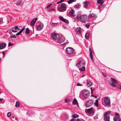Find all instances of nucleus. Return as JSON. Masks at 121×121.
Here are the masks:
<instances>
[{
  "label": "nucleus",
  "mask_w": 121,
  "mask_h": 121,
  "mask_svg": "<svg viewBox=\"0 0 121 121\" xmlns=\"http://www.w3.org/2000/svg\"><path fill=\"white\" fill-rule=\"evenodd\" d=\"M69 43V42H66L65 43H64V44H66V43Z\"/></svg>",
  "instance_id": "680f3d73"
},
{
  "label": "nucleus",
  "mask_w": 121,
  "mask_h": 121,
  "mask_svg": "<svg viewBox=\"0 0 121 121\" xmlns=\"http://www.w3.org/2000/svg\"><path fill=\"white\" fill-rule=\"evenodd\" d=\"M38 20V18H34L30 22V25L32 26H34L36 21Z\"/></svg>",
  "instance_id": "ddd939ff"
},
{
  "label": "nucleus",
  "mask_w": 121,
  "mask_h": 121,
  "mask_svg": "<svg viewBox=\"0 0 121 121\" xmlns=\"http://www.w3.org/2000/svg\"><path fill=\"white\" fill-rule=\"evenodd\" d=\"M72 104L74 105L76 104V98H74L72 102Z\"/></svg>",
  "instance_id": "f704fd0d"
},
{
  "label": "nucleus",
  "mask_w": 121,
  "mask_h": 121,
  "mask_svg": "<svg viewBox=\"0 0 121 121\" xmlns=\"http://www.w3.org/2000/svg\"><path fill=\"white\" fill-rule=\"evenodd\" d=\"M20 105L19 102H17L16 103L15 106L16 107H18Z\"/></svg>",
  "instance_id": "7c9ffc66"
},
{
  "label": "nucleus",
  "mask_w": 121,
  "mask_h": 121,
  "mask_svg": "<svg viewBox=\"0 0 121 121\" xmlns=\"http://www.w3.org/2000/svg\"><path fill=\"white\" fill-rule=\"evenodd\" d=\"M74 118H72L69 121H76Z\"/></svg>",
  "instance_id": "de8ad7c7"
},
{
  "label": "nucleus",
  "mask_w": 121,
  "mask_h": 121,
  "mask_svg": "<svg viewBox=\"0 0 121 121\" xmlns=\"http://www.w3.org/2000/svg\"><path fill=\"white\" fill-rule=\"evenodd\" d=\"M75 1L76 0H70L68 1V2L69 4H70L72 3L73 2Z\"/></svg>",
  "instance_id": "b1692460"
},
{
  "label": "nucleus",
  "mask_w": 121,
  "mask_h": 121,
  "mask_svg": "<svg viewBox=\"0 0 121 121\" xmlns=\"http://www.w3.org/2000/svg\"><path fill=\"white\" fill-rule=\"evenodd\" d=\"M89 51L90 52V54H92L93 53V51L91 50V48H89Z\"/></svg>",
  "instance_id": "37998d69"
},
{
  "label": "nucleus",
  "mask_w": 121,
  "mask_h": 121,
  "mask_svg": "<svg viewBox=\"0 0 121 121\" xmlns=\"http://www.w3.org/2000/svg\"><path fill=\"white\" fill-rule=\"evenodd\" d=\"M85 64V63L83 60H80L78 63L76 65H77L78 67H81L82 66H83V65Z\"/></svg>",
  "instance_id": "9d476101"
},
{
  "label": "nucleus",
  "mask_w": 121,
  "mask_h": 121,
  "mask_svg": "<svg viewBox=\"0 0 121 121\" xmlns=\"http://www.w3.org/2000/svg\"><path fill=\"white\" fill-rule=\"evenodd\" d=\"M21 33L19 31V32H18L16 34V35L17 36H18L19 35H20L21 34Z\"/></svg>",
  "instance_id": "49530a36"
},
{
  "label": "nucleus",
  "mask_w": 121,
  "mask_h": 121,
  "mask_svg": "<svg viewBox=\"0 0 121 121\" xmlns=\"http://www.w3.org/2000/svg\"><path fill=\"white\" fill-rule=\"evenodd\" d=\"M81 7V5L80 4L78 3L76 4V8L77 9H79V8H80Z\"/></svg>",
  "instance_id": "c85d7f7f"
},
{
  "label": "nucleus",
  "mask_w": 121,
  "mask_h": 121,
  "mask_svg": "<svg viewBox=\"0 0 121 121\" xmlns=\"http://www.w3.org/2000/svg\"><path fill=\"white\" fill-rule=\"evenodd\" d=\"M119 89L120 90H121V85L120 86Z\"/></svg>",
  "instance_id": "0e129e2a"
},
{
  "label": "nucleus",
  "mask_w": 121,
  "mask_h": 121,
  "mask_svg": "<svg viewBox=\"0 0 121 121\" xmlns=\"http://www.w3.org/2000/svg\"><path fill=\"white\" fill-rule=\"evenodd\" d=\"M17 26H15L14 27H12V31L14 33L17 32L18 30L17 31L16 30L17 29L18 30H20V29L17 27Z\"/></svg>",
  "instance_id": "f8f14e48"
},
{
  "label": "nucleus",
  "mask_w": 121,
  "mask_h": 121,
  "mask_svg": "<svg viewBox=\"0 0 121 121\" xmlns=\"http://www.w3.org/2000/svg\"><path fill=\"white\" fill-rule=\"evenodd\" d=\"M94 97H95V98H97V96H94Z\"/></svg>",
  "instance_id": "69168bd1"
},
{
  "label": "nucleus",
  "mask_w": 121,
  "mask_h": 121,
  "mask_svg": "<svg viewBox=\"0 0 121 121\" xmlns=\"http://www.w3.org/2000/svg\"><path fill=\"white\" fill-rule=\"evenodd\" d=\"M60 3H61V2H60V1H59V2H57V4H59Z\"/></svg>",
  "instance_id": "e2e57ef3"
},
{
  "label": "nucleus",
  "mask_w": 121,
  "mask_h": 121,
  "mask_svg": "<svg viewBox=\"0 0 121 121\" xmlns=\"http://www.w3.org/2000/svg\"><path fill=\"white\" fill-rule=\"evenodd\" d=\"M66 52L68 54H71L73 53V49L71 47H68L66 49Z\"/></svg>",
  "instance_id": "0eeeda50"
},
{
  "label": "nucleus",
  "mask_w": 121,
  "mask_h": 121,
  "mask_svg": "<svg viewBox=\"0 0 121 121\" xmlns=\"http://www.w3.org/2000/svg\"><path fill=\"white\" fill-rule=\"evenodd\" d=\"M77 18L82 22L85 23L86 22L87 17L85 14L81 15L79 14L77 15Z\"/></svg>",
  "instance_id": "f257e3e1"
},
{
  "label": "nucleus",
  "mask_w": 121,
  "mask_h": 121,
  "mask_svg": "<svg viewBox=\"0 0 121 121\" xmlns=\"http://www.w3.org/2000/svg\"><path fill=\"white\" fill-rule=\"evenodd\" d=\"M91 91H93V90H94V89L95 88H94L93 87H91Z\"/></svg>",
  "instance_id": "8fccbe9b"
},
{
  "label": "nucleus",
  "mask_w": 121,
  "mask_h": 121,
  "mask_svg": "<svg viewBox=\"0 0 121 121\" xmlns=\"http://www.w3.org/2000/svg\"><path fill=\"white\" fill-rule=\"evenodd\" d=\"M90 25V24L89 23H87L86 24V26L87 28H88Z\"/></svg>",
  "instance_id": "ea45409f"
},
{
  "label": "nucleus",
  "mask_w": 121,
  "mask_h": 121,
  "mask_svg": "<svg viewBox=\"0 0 121 121\" xmlns=\"http://www.w3.org/2000/svg\"><path fill=\"white\" fill-rule=\"evenodd\" d=\"M85 111L86 112H88L90 114L93 113L94 112V110L93 108L91 107V108L88 109H86Z\"/></svg>",
  "instance_id": "9b49d317"
},
{
  "label": "nucleus",
  "mask_w": 121,
  "mask_h": 121,
  "mask_svg": "<svg viewBox=\"0 0 121 121\" xmlns=\"http://www.w3.org/2000/svg\"><path fill=\"white\" fill-rule=\"evenodd\" d=\"M97 2L98 4H100L101 5L104 2L102 0H97Z\"/></svg>",
  "instance_id": "4be33fe9"
},
{
  "label": "nucleus",
  "mask_w": 121,
  "mask_h": 121,
  "mask_svg": "<svg viewBox=\"0 0 121 121\" xmlns=\"http://www.w3.org/2000/svg\"><path fill=\"white\" fill-rule=\"evenodd\" d=\"M76 31L78 32L79 34H80L82 32L81 29L79 27H78L76 29Z\"/></svg>",
  "instance_id": "412c9836"
},
{
  "label": "nucleus",
  "mask_w": 121,
  "mask_h": 121,
  "mask_svg": "<svg viewBox=\"0 0 121 121\" xmlns=\"http://www.w3.org/2000/svg\"><path fill=\"white\" fill-rule=\"evenodd\" d=\"M16 36L15 35H13V36H10V38H16Z\"/></svg>",
  "instance_id": "79ce46f5"
},
{
  "label": "nucleus",
  "mask_w": 121,
  "mask_h": 121,
  "mask_svg": "<svg viewBox=\"0 0 121 121\" xmlns=\"http://www.w3.org/2000/svg\"><path fill=\"white\" fill-rule=\"evenodd\" d=\"M102 73L104 77H106V75L104 74L103 73Z\"/></svg>",
  "instance_id": "6e6d98bb"
},
{
  "label": "nucleus",
  "mask_w": 121,
  "mask_h": 121,
  "mask_svg": "<svg viewBox=\"0 0 121 121\" xmlns=\"http://www.w3.org/2000/svg\"><path fill=\"white\" fill-rule=\"evenodd\" d=\"M72 117H73V118H76V114L74 115H72Z\"/></svg>",
  "instance_id": "09e8293b"
},
{
  "label": "nucleus",
  "mask_w": 121,
  "mask_h": 121,
  "mask_svg": "<svg viewBox=\"0 0 121 121\" xmlns=\"http://www.w3.org/2000/svg\"><path fill=\"white\" fill-rule=\"evenodd\" d=\"M59 19L60 20H61L62 21H63V20H64V18L63 17L61 16H60L59 17Z\"/></svg>",
  "instance_id": "473e14b6"
},
{
  "label": "nucleus",
  "mask_w": 121,
  "mask_h": 121,
  "mask_svg": "<svg viewBox=\"0 0 121 121\" xmlns=\"http://www.w3.org/2000/svg\"><path fill=\"white\" fill-rule=\"evenodd\" d=\"M57 23H52V25L53 27L55 26H56L57 25Z\"/></svg>",
  "instance_id": "c9c22d12"
},
{
  "label": "nucleus",
  "mask_w": 121,
  "mask_h": 121,
  "mask_svg": "<svg viewBox=\"0 0 121 121\" xmlns=\"http://www.w3.org/2000/svg\"><path fill=\"white\" fill-rule=\"evenodd\" d=\"M63 22H64L66 23H69V22L68 20L67 19H64V20H63Z\"/></svg>",
  "instance_id": "2f4dec72"
},
{
  "label": "nucleus",
  "mask_w": 121,
  "mask_h": 121,
  "mask_svg": "<svg viewBox=\"0 0 121 121\" xmlns=\"http://www.w3.org/2000/svg\"><path fill=\"white\" fill-rule=\"evenodd\" d=\"M43 23L37 26V28L38 30H40L43 28Z\"/></svg>",
  "instance_id": "2eb2a0df"
},
{
  "label": "nucleus",
  "mask_w": 121,
  "mask_h": 121,
  "mask_svg": "<svg viewBox=\"0 0 121 121\" xmlns=\"http://www.w3.org/2000/svg\"><path fill=\"white\" fill-rule=\"evenodd\" d=\"M110 118L109 116H104V119L105 121H110Z\"/></svg>",
  "instance_id": "f3484780"
},
{
  "label": "nucleus",
  "mask_w": 121,
  "mask_h": 121,
  "mask_svg": "<svg viewBox=\"0 0 121 121\" xmlns=\"http://www.w3.org/2000/svg\"><path fill=\"white\" fill-rule=\"evenodd\" d=\"M69 100L70 99L68 98L66 99L65 100V102L66 103L68 102Z\"/></svg>",
  "instance_id": "58836bf2"
},
{
  "label": "nucleus",
  "mask_w": 121,
  "mask_h": 121,
  "mask_svg": "<svg viewBox=\"0 0 121 121\" xmlns=\"http://www.w3.org/2000/svg\"><path fill=\"white\" fill-rule=\"evenodd\" d=\"M78 103L77 102V100L76 99V105L77 104V105H78Z\"/></svg>",
  "instance_id": "13d9d810"
},
{
  "label": "nucleus",
  "mask_w": 121,
  "mask_h": 121,
  "mask_svg": "<svg viewBox=\"0 0 121 121\" xmlns=\"http://www.w3.org/2000/svg\"><path fill=\"white\" fill-rule=\"evenodd\" d=\"M82 94L83 97L86 99L88 98L89 96V92L88 90L83 91Z\"/></svg>",
  "instance_id": "20e7f679"
},
{
  "label": "nucleus",
  "mask_w": 121,
  "mask_h": 121,
  "mask_svg": "<svg viewBox=\"0 0 121 121\" xmlns=\"http://www.w3.org/2000/svg\"><path fill=\"white\" fill-rule=\"evenodd\" d=\"M115 115L116 117H117V119H118L120 117V115L118 113H115Z\"/></svg>",
  "instance_id": "a878e982"
},
{
  "label": "nucleus",
  "mask_w": 121,
  "mask_h": 121,
  "mask_svg": "<svg viewBox=\"0 0 121 121\" xmlns=\"http://www.w3.org/2000/svg\"><path fill=\"white\" fill-rule=\"evenodd\" d=\"M16 4L17 5L19 6L22 5L23 3L21 1H18L16 3Z\"/></svg>",
  "instance_id": "aec40b11"
},
{
  "label": "nucleus",
  "mask_w": 121,
  "mask_h": 121,
  "mask_svg": "<svg viewBox=\"0 0 121 121\" xmlns=\"http://www.w3.org/2000/svg\"><path fill=\"white\" fill-rule=\"evenodd\" d=\"M60 7L58 9V10L60 12H63L65 11L66 9V6L65 4L62 3L60 5Z\"/></svg>",
  "instance_id": "f03ea898"
},
{
  "label": "nucleus",
  "mask_w": 121,
  "mask_h": 121,
  "mask_svg": "<svg viewBox=\"0 0 121 121\" xmlns=\"http://www.w3.org/2000/svg\"><path fill=\"white\" fill-rule=\"evenodd\" d=\"M52 4H50V5H49L47 7V8H49L52 5Z\"/></svg>",
  "instance_id": "864d4df0"
},
{
  "label": "nucleus",
  "mask_w": 121,
  "mask_h": 121,
  "mask_svg": "<svg viewBox=\"0 0 121 121\" xmlns=\"http://www.w3.org/2000/svg\"><path fill=\"white\" fill-rule=\"evenodd\" d=\"M3 100V99H1L0 98V101H2Z\"/></svg>",
  "instance_id": "4d7b16f0"
},
{
  "label": "nucleus",
  "mask_w": 121,
  "mask_h": 121,
  "mask_svg": "<svg viewBox=\"0 0 121 121\" xmlns=\"http://www.w3.org/2000/svg\"><path fill=\"white\" fill-rule=\"evenodd\" d=\"M51 36L54 40L57 41L59 38V35L57 33L55 32H53L51 34Z\"/></svg>",
  "instance_id": "423d86ee"
},
{
  "label": "nucleus",
  "mask_w": 121,
  "mask_h": 121,
  "mask_svg": "<svg viewBox=\"0 0 121 121\" xmlns=\"http://www.w3.org/2000/svg\"><path fill=\"white\" fill-rule=\"evenodd\" d=\"M79 70H81V71H83L85 70V67L84 66L82 67V68H79Z\"/></svg>",
  "instance_id": "c756f323"
},
{
  "label": "nucleus",
  "mask_w": 121,
  "mask_h": 121,
  "mask_svg": "<svg viewBox=\"0 0 121 121\" xmlns=\"http://www.w3.org/2000/svg\"><path fill=\"white\" fill-rule=\"evenodd\" d=\"M89 2L88 1H85L84 2V6L85 8H86Z\"/></svg>",
  "instance_id": "5701e85b"
},
{
  "label": "nucleus",
  "mask_w": 121,
  "mask_h": 121,
  "mask_svg": "<svg viewBox=\"0 0 121 121\" xmlns=\"http://www.w3.org/2000/svg\"><path fill=\"white\" fill-rule=\"evenodd\" d=\"M2 54H3V57H4V55H5V53L4 52V51H3L2 52Z\"/></svg>",
  "instance_id": "603ef678"
},
{
  "label": "nucleus",
  "mask_w": 121,
  "mask_h": 121,
  "mask_svg": "<svg viewBox=\"0 0 121 121\" xmlns=\"http://www.w3.org/2000/svg\"><path fill=\"white\" fill-rule=\"evenodd\" d=\"M76 121H80V120H79V119H76Z\"/></svg>",
  "instance_id": "052dcab7"
},
{
  "label": "nucleus",
  "mask_w": 121,
  "mask_h": 121,
  "mask_svg": "<svg viewBox=\"0 0 121 121\" xmlns=\"http://www.w3.org/2000/svg\"><path fill=\"white\" fill-rule=\"evenodd\" d=\"M89 34L88 33H86L85 35V37L86 39H87L89 38Z\"/></svg>",
  "instance_id": "bb28decb"
},
{
  "label": "nucleus",
  "mask_w": 121,
  "mask_h": 121,
  "mask_svg": "<svg viewBox=\"0 0 121 121\" xmlns=\"http://www.w3.org/2000/svg\"><path fill=\"white\" fill-rule=\"evenodd\" d=\"M90 58L92 60L93 59V57L92 56V54H90Z\"/></svg>",
  "instance_id": "a18cd8bd"
},
{
  "label": "nucleus",
  "mask_w": 121,
  "mask_h": 121,
  "mask_svg": "<svg viewBox=\"0 0 121 121\" xmlns=\"http://www.w3.org/2000/svg\"><path fill=\"white\" fill-rule=\"evenodd\" d=\"M77 86H82L83 85L82 84H81L79 82H78L77 83Z\"/></svg>",
  "instance_id": "e433bc0d"
},
{
  "label": "nucleus",
  "mask_w": 121,
  "mask_h": 121,
  "mask_svg": "<svg viewBox=\"0 0 121 121\" xmlns=\"http://www.w3.org/2000/svg\"><path fill=\"white\" fill-rule=\"evenodd\" d=\"M79 117V116H78V115H77L76 114V118H77V117Z\"/></svg>",
  "instance_id": "338daca9"
},
{
  "label": "nucleus",
  "mask_w": 121,
  "mask_h": 121,
  "mask_svg": "<svg viewBox=\"0 0 121 121\" xmlns=\"http://www.w3.org/2000/svg\"><path fill=\"white\" fill-rule=\"evenodd\" d=\"M13 44L11 42H9L8 44V47H10L11 46H13Z\"/></svg>",
  "instance_id": "4c0bfd02"
},
{
  "label": "nucleus",
  "mask_w": 121,
  "mask_h": 121,
  "mask_svg": "<svg viewBox=\"0 0 121 121\" xmlns=\"http://www.w3.org/2000/svg\"><path fill=\"white\" fill-rule=\"evenodd\" d=\"M113 120L114 121H117V119L116 117L113 118Z\"/></svg>",
  "instance_id": "3c124183"
},
{
  "label": "nucleus",
  "mask_w": 121,
  "mask_h": 121,
  "mask_svg": "<svg viewBox=\"0 0 121 121\" xmlns=\"http://www.w3.org/2000/svg\"><path fill=\"white\" fill-rule=\"evenodd\" d=\"M87 85L88 87H90L92 85V83L90 82H87Z\"/></svg>",
  "instance_id": "cd10ccee"
},
{
  "label": "nucleus",
  "mask_w": 121,
  "mask_h": 121,
  "mask_svg": "<svg viewBox=\"0 0 121 121\" xmlns=\"http://www.w3.org/2000/svg\"><path fill=\"white\" fill-rule=\"evenodd\" d=\"M97 17V16L96 15L94 14L93 13H90L88 16L89 18L91 17Z\"/></svg>",
  "instance_id": "a211bd4d"
},
{
  "label": "nucleus",
  "mask_w": 121,
  "mask_h": 121,
  "mask_svg": "<svg viewBox=\"0 0 121 121\" xmlns=\"http://www.w3.org/2000/svg\"><path fill=\"white\" fill-rule=\"evenodd\" d=\"M111 79L112 81L111 83V85L114 87H115L116 85L115 84H118V82H117V80L112 78H111Z\"/></svg>",
  "instance_id": "6e6552de"
},
{
  "label": "nucleus",
  "mask_w": 121,
  "mask_h": 121,
  "mask_svg": "<svg viewBox=\"0 0 121 121\" xmlns=\"http://www.w3.org/2000/svg\"><path fill=\"white\" fill-rule=\"evenodd\" d=\"M93 100L92 99H90L86 103V106L87 107H89L93 105Z\"/></svg>",
  "instance_id": "1a4fd4ad"
},
{
  "label": "nucleus",
  "mask_w": 121,
  "mask_h": 121,
  "mask_svg": "<svg viewBox=\"0 0 121 121\" xmlns=\"http://www.w3.org/2000/svg\"><path fill=\"white\" fill-rule=\"evenodd\" d=\"M25 28H23L22 29H21V30L19 31V32L21 33H22V31L23 30H25Z\"/></svg>",
  "instance_id": "c03bdc74"
},
{
  "label": "nucleus",
  "mask_w": 121,
  "mask_h": 121,
  "mask_svg": "<svg viewBox=\"0 0 121 121\" xmlns=\"http://www.w3.org/2000/svg\"><path fill=\"white\" fill-rule=\"evenodd\" d=\"M118 121H121V118H120L119 120Z\"/></svg>",
  "instance_id": "774afa93"
},
{
  "label": "nucleus",
  "mask_w": 121,
  "mask_h": 121,
  "mask_svg": "<svg viewBox=\"0 0 121 121\" xmlns=\"http://www.w3.org/2000/svg\"><path fill=\"white\" fill-rule=\"evenodd\" d=\"M11 113L10 112H8L7 114V116L8 117H9L11 116Z\"/></svg>",
  "instance_id": "a19ab883"
},
{
  "label": "nucleus",
  "mask_w": 121,
  "mask_h": 121,
  "mask_svg": "<svg viewBox=\"0 0 121 121\" xmlns=\"http://www.w3.org/2000/svg\"><path fill=\"white\" fill-rule=\"evenodd\" d=\"M3 21V19L2 18H0V23H1Z\"/></svg>",
  "instance_id": "5fc2aeb1"
},
{
  "label": "nucleus",
  "mask_w": 121,
  "mask_h": 121,
  "mask_svg": "<svg viewBox=\"0 0 121 121\" xmlns=\"http://www.w3.org/2000/svg\"><path fill=\"white\" fill-rule=\"evenodd\" d=\"M65 40V39L63 38H61L60 39L59 38L58 40L56 41L59 43H61L63 42Z\"/></svg>",
  "instance_id": "dca6fc26"
},
{
  "label": "nucleus",
  "mask_w": 121,
  "mask_h": 121,
  "mask_svg": "<svg viewBox=\"0 0 121 121\" xmlns=\"http://www.w3.org/2000/svg\"><path fill=\"white\" fill-rule=\"evenodd\" d=\"M64 0H61L60 1V2H61H61H63Z\"/></svg>",
  "instance_id": "bf43d9fd"
},
{
  "label": "nucleus",
  "mask_w": 121,
  "mask_h": 121,
  "mask_svg": "<svg viewBox=\"0 0 121 121\" xmlns=\"http://www.w3.org/2000/svg\"><path fill=\"white\" fill-rule=\"evenodd\" d=\"M26 31L25 32V33L27 34H29V30L28 28H27L26 29Z\"/></svg>",
  "instance_id": "393cba45"
},
{
  "label": "nucleus",
  "mask_w": 121,
  "mask_h": 121,
  "mask_svg": "<svg viewBox=\"0 0 121 121\" xmlns=\"http://www.w3.org/2000/svg\"><path fill=\"white\" fill-rule=\"evenodd\" d=\"M98 99L96 100L95 102L94 103V105L97 107H98L99 106Z\"/></svg>",
  "instance_id": "6ab92c4d"
},
{
  "label": "nucleus",
  "mask_w": 121,
  "mask_h": 121,
  "mask_svg": "<svg viewBox=\"0 0 121 121\" xmlns=\"http://www.w3.org/2000/svg\"><path fill=\"white\" fill-rule=\"evenodd\" d=\"M104 102L106 105L110 107L111 106L110 100V98L107 97H106L104 99Z\"/></svg>",
  "instance_id": "39448f33"
},
{
  "label": "nucleus",
  "mask_w": 121,
  "mask_h": 121,
  "mask_svg": "<svg viewBox=\"0 0 121 121\" xmlns=\"http://www.w3.org/2000/svg\"><path fill=\"white\" fill-rule=\"evenodd\" d=\"M6 46V43H2L0 44V49H1L4 48Z\"/></svg>",
  "instance_id": "4468645a"
},
{
  "label": "nucleus",
  "mask_w": 121,
  "mask_h": 121,
  "mask_svg": "<svg viewBox=\"0 0 121 121\" xmlns=\"http://www.w3.org/2000/svg\"><path fill=\"white\" fill-rule=\"evenodd\" d=\"M111 112L110 111H108L107 112L105 113L104 116H107V115L110 113Z\"/></svg>",
  "instance_id": "72a5a7b5"
},
{
  "label": "nucleus",
  "mask_w": 121,
  "mask_h": 121,
  "mask_svg": "<svg viewBox=\"0 0 121 121\" xmlns=\"http://www.w3.org/2000/svg\"><path fill=\"white\" fill-rule=\"evenodd\" d=\"M75 11L73 9H71V10L70 11L69 13V16L73 18V17H75V15H74L75 13ZM76 20V18H73L72 19V21L75 22Z\"/></svg>",
  "instance_id": "7ed1b4c3"
}]
</instances>
